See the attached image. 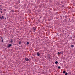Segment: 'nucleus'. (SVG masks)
I'll list each match as a JSON object with an SVG mask.
<instances>
[{
  "mask_svg": "<svg viewBox=\"0 0 75 75\" xmlns=\"http://www.w3.org/2000/svg\"><path fill=\"white\" fill-rule=\"evenodd\" d=\"M4 16H0V19H1V20L2 19H4Z\"/></svg>",
  "mask_w": 75,
  "mask_h": 75,
  "instance_id": "obj_1",
  "label": "nucleus"
},
{
  "mask_svg": "<svg viewBox=\"0 0 75 75\" xmlns=\"http://www.w3.org/2000/svg\"><path fill=\"white\" fill-rule=\"evenodd\" d=\"M25 59L26 61H29V59H28V58H26Z\"/></svg>",
  "mask_w": 75,
  "mask_h": 75,
  "instance_id": "obj_2",
  "label": "nucleus"
},
{
  "mask_svg": "<svg viewBox=\"0 0 75 75\" xmlns=\"http://www.w3.org/2000/svg\"><path fill=\"white\" fill-rule=\"evenodd\" d=\"M1 41L2 42H3V38L2 37H1Z\"/></svg>",
  "mask_w": 75,
  "mask_h": 75,
  "instance_id": "obj_3",
  "label": "nucleus"
},
{
  "mask_svg": "<svg viewBox=\"0 0 75 75\" xmlns=\"http://www.w3.org/2000/svg\"><path fill=\"white\" fill-rule=\"evenodd\" d=\"M11 45H12L11 44H9L8 45V46L7 47L8 48V47H11Z\"/></svg>",
  "mask_w": 75,
  "mask_h": 75,
  "instance_id": "obj_4",
  "label": "nucleus"
},
{
  "mask_svg": "<svg viewBox=\"0 0 75 75\" xmlns=\"http://www.w3.org/2000/svg\"><path fill=\"white\" fill-rule=\"evenodd\" d=\"M37 54L38 56H40V53L38 52H37Z\"/></svg>",
  "mask_w": 75,
  "mask_h": 75,
  "instance_id": "obj_5",
  "label": "nucleus"
},
{
  "mask_svg": "<svg viewBox=\"0 0 75 75\" xmlns=\"http://www.w3.org/2000/svg\"><path fill=\"white\" fill-rule=\"evenodd\" d=\"M10 42L11 44H12V43H13V40L12 39L11 40V41H10Z\"/></svg>",
  "mask_w": 75,
  "mask_h": 75,
  "instance_id": "obj_6",
  "label": "nucleus"
},
{
  "mask_svg": "<svg viewBox=\"0 0 75 75\" xmlns=\"http://www.w3.org/2000/svg\"><path fill=\"white\" fill-rule=\"evenodd\" d=\"M33 29L34 30V31H35L36 30V28H33Z\"/></svg>",
  "mask_w": 75,
  "mask_h": 75,
  "instance_id": "obj_7",
  "label": "nucleus"
},
{
  "mask_svg": "<svg viewBox=\"0 0 75 75\" xmlns=\"http://www.w3.org/2000/svg\"><path fill=\"white\" fill-rule=\"evenodd\" d=\"M74 45L71 46V48H74Z\"/></svg>",
  "mask_w": 75,
  "mask_h": 75,
  "instance_id": "obj_8",
  "label": "nucleus"
},
{
  "mask_svg": "<svg viewBox=\"0 0 75 75\" xmlns=\"http://www.w3.org/2000/svg\"><path fill=\"white\" fill-rule=\"evenodd\" d=\"M55 64H58V61H56L55 62Z\"/></svg>",
  "mask_w": 75,
  "mask_h": 75,
  "instance_id": "obj_9",
  "label": "nucleus"
},
{
  "mask_svg": "<svg viewBox=\"0 0 75 75\" xmlns=\"http://www.w3.org/2000/svg\"><path fill=\"white\" fill-rule=\"evenodd\" d=\"M63 73H65V72H66V71H63Z\"/></svg>",
  "mask_w": 75,
  "mask_h": 75,
  "instance_id": "obj_10",
  "label": "nucleus"
},
{
  "mask_svg": "<svg viewBox=\"0 0 75 75\" xmlns=\"http://www.w3.org/2000/svg\"><path fill=\"white\" fill-rule=\"evenodd\" d=\"M26 43L27 44V45H28V44H30V43H29L28 42H27Z\"/></svg>",
  "mask_w": 75,
  "mask_h": 75,
  "instance_id": "obj_11",
  "label": "nucleus"
},
{
  "mask_svg": "<svg viewBox=\"0 0 75 75\" xmlns=\"http://www.w3.org/2000/svg\"><path fill=\"white\" fill-rule=\"evenodd\" d=\"M60 54V52H57V54H58V55H59V54Z\"/></svg>",
  "mask_w": 75,
  "mask_h": 75,
  "instance_id": "obj_12",
  "label": "nucleus"
},
{
  "mask_svg": "<svg viewBox=\"0 0 75 75\" xmlns=\"http://www.w3.org/2000/svg\"><path fill=\"white\" fill-rule=\"evenodd\" d=\"M60 68H61V67H60L59 66L58 67V69H60Z\"/></svg>",
  "mask_w": 75,
  "mask_h": 75,
  "instance_id": "obj_13",
  "label": "nucleus"
},
{
  "mask_svg": "<svg viewBox=\"0 0 75 75\" xmlns=\"http://www.w3.org/2000/svg\"><path fill=\"white\" fill-rule=\"evenodd\" d=\"M65 75H68V73L67 72L65 74Z\"/></svg>",
  "mask_w": 75,
  "mask_h": 75,
  "instance_id": "obj_14",
  "label": "nucleus"
},
{
  "mask_svg": "<svg viewBox=\"0 0 75 75\" xmlns=\"http://www.w3.org/2000/svg\"><path fill=\"white\" fill-rule=\"evenodd\" d=\"M44 71L42 72V74H44Z\"/></svg>",
  "mask_w": 75,
  "mask_h": 75,
  "instance_id": "obj_15",
  "label": "nucleus"
},
{
  "mask_svg": "<svg viewBox=\"0 0 75 75\" xmlns=\"http://www.w3.org/2000/svg\"><path fill=\"white\" fill-rule=\"evenodd\" d=\"M21 44V42H19V44Z\"/></svg>",
  "mask_w": 75,
  "mask_h": 75,
  "instance_id": "obj_16",
  "label": "nucleus"
},
{
  "mask_svg": "<svg viewBox=\"0 0 75 75\" xmlns=\"http://www.w3.org/2000/svg\"><path fill=\"white\" fill-rule=\"evenodd\" d=\"M1 13H2L3 12H2V11H1Z\"/></svg>",
  "mask_w": 75,
  "mask_h": 75,
  "instance_id": "obj_17",
  "label": "nucleus"
},
{
  "mask_svg": "<svg viewBox=\"0 0 75 75\" xmlns=\"http://www.w3.org/2000/svg\"><path fill=\"white\" fill-rule=\"evenodd\" d=\"M14 12V11H13V12Z\"/></svg>",
  "mask_w": 75,
  "mask_h": 75,
  "instance_id": "obj_18",
  "label": "nucleus"
}]
</instances>
